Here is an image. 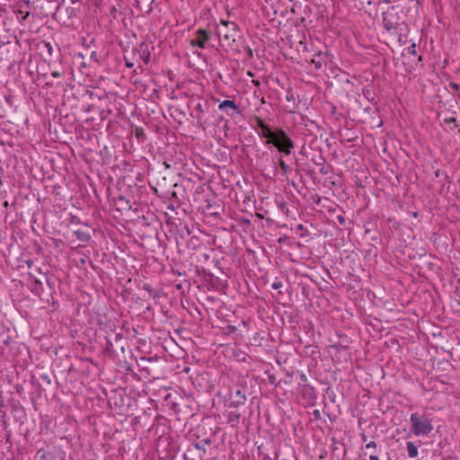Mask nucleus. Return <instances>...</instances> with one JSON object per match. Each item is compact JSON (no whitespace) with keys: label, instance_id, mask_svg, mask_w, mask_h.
<instances>
[{"label":"nucleus","instance_id":"obj_1","mask_svg":"<svg viewBox=\"0 0 460 460\" xmlns=\"http://www.w3.org/2000/svg\"><path fill=\"white\" fill-rule=\"evenodd\" d=\"M411 431L416 437L428 436L434 429L432 418L426 413L413 412L410 416Z\"/></svg>","mask_w":460,"mask_h":460},{"label":"nucleus","instance_id":"obj_2","mask_svg":"<svg viewBox=\"0 0 460 460\" xmlns=\"http://www.w3.org/2000/svg\"><path fill=\"white\" fill-rule=\"evenodd\" d=\"M266 143L272 144L280 153L285 155H290L291 150L295 147L294 141L281 128H276Z\"/></svg>","mask_w":460,"mask_h":460},{"label":"nucleus","instance_id":"obj_3","mask_svg":"<svg viewBox=\"0 0 460 460\" xmlns=\"http://www.w3.org/2000/svg\"><path fill=\"white\" fill-rule=\"evenodd\" d=\"M383 25L388 32L394 34L401 38L402 27L404 22H401L399 13L394 6L389 7L385 12L383 13Z\"/></svg>","mask_w":460,"mask_h":460},{"label":"nucleus","instance_id":"obj_4","mask_svg":"<svg viewBox=\"0 0 460 460\" xmlns=\"http://www.w3.org/2000/svg\"><path fill=\"white\" fill-rule=\"evenodd\" d=\"M238 26L235 22L221 21L220 26L217 27V35L226 42V45L231 46L235 41V37L238 34Z\"/></svg>","mask_w":460,"mask_h":460},{"label":"nucleus","instance_id":"obj_5","mask_svg":"<svg viewBox=\"0 0 460 460\" xmlns=\"http://www.w3.org/2000/svg\"><path fill=\"white\" fill-rule=\"evenodd\" d=\"M37 455L40 460H66V454L59 447H53L49 451L39 450Z\"/></svg>","mask_w":460,"mask_h":460},{"label":"nucleus","instance_id":"obj_6","mask_svg":"<svg viewBox=\"0 0 460 460\" xmlns=\"http://www.w3.org/2000/svg\"><path fill=\"white\" fill-rule=\"evenodd\" d=\"M209 110V103L208 101H199L197 103L194 104V112L195 114L192 112L191 113V116H193L194 118H196L197 119V124L205 128H204V124H205V121L203 120V117H202V114L205 113V112H208Z\"/></svg>","mask_w":460,"mask_h":460},{"label":"nucleus","instance_id":"obj_7","mask_svg":"<svg viewBox=\"0 0 460 460\" xmlns=\"http://www.w3.org/2000/svg\"><path fill=\"white\" fill-rule=\"evenodd\" d=\"M246 388L241 384H237L234 394L233 401L230 402L229 407H238L240 405H243L246 402Z\"/></svg>","mask_w":460,"mask_h":460},{"label":"nucleus","instance_id":"obj_8","mask_svg":"<svg viewBox=\"0 0 460 460\" xmlns=\"http://www.w3.org/2000/svg\"><path fill=\"white\" fill-rule=\"evenodd\" d=\"M210 39L209 32L206 30L199 29L196 32V37L190 40V45L195 47L198 46L200 49L206 48V43Z\"/></svg>","mask_w":460,"mask_h":460},{"label":"nucleus","instance_id":"obj_9","mask_svg":"<svg viewBox=\"0 0 460 460\" xmlns=\"http://www.w3.org/2000/svg\"><path fill=\"white\" fill-rule=\"evenodd\" d=\"M254 121L256 123V127L261 130L260 136L269 140V138L271 137L274 130H272L268 124H266L261 118L258 116L254 118Z\"/></svg>","mask_w":460,"mask_h":460},{"label":"nucleus","instance_id":"obj_10","mask_svg":"<svg viewBox=\"0 0 460 460\" xmlns=\"http://www.w3.org/2000/svg\"><path fill=\"white\" fill-rule=\"evenodd\" d=\"M155 361H157L156 358L142 357L139 358V360L137 361V363L141 370L146 371L148 375L152 376V369L150 365Z\"/></svg>","mask_w":460,"mask_h":460},{"label":"nucleus","instance_id":"obj_11","mask_svg":"<svg viewBox=\"0 0 460 460\" xmlns=\"http://www.w3.org/2000/svg\"><path fill=\"white\" fill-rule=\"evenodd\" d=\"M106 344V350L111 355H118V349L124 350V347L120 344L122 339H116V346H114L109 339L103 337Z\"/></svg>","mask_w":460,"mask_h":460},{"label":"nucleus","instance_id":"obj_12","mask_svg":"<svg viewBox=\"0 0 460 460\" xmlns=\"http://www.w3.org/2000/svg\"><path fill=\"white\" fill-rule=\"evenodd\" d=\"M88 144H91L93 147H88V154L92 152H98V147L100 146L99 137L95 133H88Z\"/></svg>","mask_w":460,"mask_h":460},{"label":"nucleus","instance_id":"obj_13","mask_svg":"<svg viewBox=\"0 0 460 460\" xmlns=\"http://www.w3.org/2000/svg\"><path fill=\"white\" fill-rule=\"evenodd\" d=\"M227 108L232 109L236 113H240V109H239L238 105L234 101L225 100L222 102H220L218 105V109L220 111H225Z\"/></svg>","mask_w":460,"mask_h":460},{"label":"nucleus","instance_id":"obj_14","mask_svg":"<svg viewBox=\"0 0 460 460\" xmlns=\"http://www.w3.org/2000/svg\"><path fill=\"white\" fill-rule=\"evenodd\" d=\"M241 418V414L236 411H231L227 415V422L231 425V427H236L239 423Z\"/></svg>","mask_w":460,"mask_h":460},{"label":"nucleus","instance_id":"obj_15","mask_svg":"<svg viewBox=\"0 0 460 460\" xmlns=\"http://www.w3.org/2000/svg\"><path fill=\"white\" fill-rule=\"evenodd\" d=\"M91 62L95 63L99 66L104 61L105 56L102 53H98L97 51H93L91 53Z\"/></svg>","mask_w":460,"mask_h":460},{"label":"nucleus","instance_id":"obj_16","mask_svg":"<svg viewBox=\"0 0 460 460\" xmlns=\"http://www.w3.org/2000/svg\"><path fill=\"white\" fill-rule=\"evenodd\" d=\"M406 447L409 457L414 458L418 456V447L414 445L413 442L408 441L406 443Z\"/></svg>","mask_w":460,"mask_h":460},{"label":"nucleus","instance_id":"obj_17","mask_svg":"<svg viewBox=\"0 0 460 460\" xmlns=\"http://www.w3.org/2000/svg\"><path fill=\"white\" fill-rule=\"evenodd\" d=\"M116 205L119 206L118 209H119V210H125V209L130 208L129 201L128 199H126L124 197H119L116 200Z\"/></svg>","mask_w":460,"mask_h":460},{"label":"nucleus","instance_id":"obj_18","mask_svg":"<svg viewBox=\"0 0 460 460\" xmlns=\"http://www.w3.org/2000/svg\"><path fill=\"white\" fill-rule=\"evenodd\" d=\"M135 137L139 144H143L146 140V136L142 128L137 127L135 129Z\"/></svg>","mask_w":460,"mask_h":460},{"label":"nucleus","instance_id":"obj_19","mask_svg":"<svg viewBox=\"0 0 460 460\" xmlns=\"http://www.w3.org/2000/svg\"><path fill=\"white\" fill-rule=\"evenodd\" d=\"M93 2L94 4V13H102L104 11L103 7L105 5V0H93Z\"/></svg>","mask_w":460,"mask_h":460},{"label":"nucleus","instance_id":"obj_20","mask_svg":"<svg viewBox=\"0 0 460 460\" xmlns=\"http://www.w3.org/2000/svg\"><path fill=\"white\" fill-rule=\"evenodd\" d=\"M312 63L314 65L316 69H320L323 67L324 61L322 58V54L319 53L312 59Z\"/></svg>","mask_w":460,"mask_h":460},{"label":"nucleus","instance_id":"obj_21","mask_svg":"<svg viewBox=\"0 0 460 460\" xmlns=\"http://www.w3.org/2000/svg\"><path fill=\"white\" fill-rule=\"evenodd\" d=\"M74 256V261L78 267L84 266L85 264V258L83 255H80L78 252H75Z\"/></svg>","mask_w":460,"mask_h":460},{"label":"nucleus","instance_id":"obj_22","mask_svg":"<svg viewBox=\"0 0 460 460\" xmlns=\"http://www.w3.org/2000/svg\"><path fill=\"white\" fill-rule=\"evenodd\" d=\"M279 167L283 172V174H287L290 171H291V168L290 166H288L283 160V157L280 156L279 159Z\"/></svg>","mask_w":460,"mask_h":460},{"label":"nucleus","instance_id":"obj_23","mask_svg":"<svg viewBox=\"0 0 460 460\" xmlns=\"http://www.w3.org/2000/svg\"><path fill=\"white\" fill-rule=\"evenodd\" d=\"M376 448V443L375 441L368 442L366 445L367 452L365 453V455H367V454L370 455L371 453L375 454Z\"/></svg>","mask_w":460,"mask_h":460},{"label":"nucleus","instance_id":"obj_24","mask_svg":"<svg viewBox=\"0 0 460 460\" xmlns=\"http://www.w3.org/2000/svg\"><path fill=\"white\" fill-rule=\"evenodd\" d=\"M321 161H322L321 163H315V164H316V165L321 166V168H320V172H321L322 174H323V175H326V174H328L329 170H328V168L324 165V162H325V160H324L323 158H321Z\"/></svg>","mask_w":460,"mask_h":460},{"label":"nucleus","instance_id":"obj_25","mask_svg":"<svg viewBox=\"0 0 460 460\" xmlns=\"http://www.w3.org/2000/svg\"><path fill=\"white\" fill-rule=\"evenodd\" d=\"M75 234L76 235L77 239L84 241L86 240V234L84 231L77 230L75 231Z\"/></svg>","mask_w":460,"mask_h":460},{"label":"nucleus","instance_id":"obj_26","mask_svg":"<svg viewBox=\"0 0 460 460\" xmlns=\"http://www.w3.org/2000/svg\"><path fill=\"white\" fill-rule=\"evenodd\" d=\"M282 287V283L280 281H275L272 283L271 288L273 289H279Z\"/></svg>","mask_w":460,"mask_h":460},{"label":"nucleus","instance_id":"obj_27","mask_svg":"<svg viewBox=\"0 0 460 460\" xmlns=\"http://www.w3.org/2000/svg\"><path fill=\"white\" fill-rule=\"evenodd\" d=\"M44 45L47 48L49 54L52 55L53 47L50 45V43L44 42Z\"/></svg>","mask_w":460,"mask_h":460},{"label":"nucleus","instance_id":"obj_28","mask_svg":"<svg viewBox=\"0 0 460 460\" xmlns=\"http://www.w3.org/2000/svg\"><path fill=\"white\" fill-rule=\"evenodd\" d=\"M313 416L314 417L315 420H319L321 419V412L319 410H314L313 411Z\"/></svg>","mask_w":460,"mask_h":460},{"label":"nucleus","instance_id":"obj_29","mask_svg":"<svg viewBox=\"0 0 460 460\" xmlns=\"http://www.w3.org/2000/svg\"><path fill=\"white\" fill-rule=\"evenodd\" d=\"M409 53L411 54V55H415L416 54V45L415 44H412L409 48Z\"/></svg>","mask_w":460,"mask_h":460},{"label":"nucleus","instance_id":"obj_30","mask_svg":"<svg viewBox=\"0 0 460 460\" xmlns=\"http://www.w3.org/2000/svg\"><path fill=\"white\" fill-rule=\"evenodd\" d=\"M449 86H450L452 89H454V90H459V88H460V85H459L458 84H456V83H450V84H449Z\"/></svg>","mask_w":460,"mask_h":460},{"label":"nucleus","instance_id":"obj_31","mask_svg":"<svg viewBox=\"0 0 460 460\" xmlns=\"http://www.w3.org/2000/svg\"><path fill=\"white\" fill-rule=\"evenodd\" d=\"M456 121V119L454 117L448 118L445 119L446 123H455Z\"/></svg>","mask_w":460,"mask_h":460},{"label":"nucleus","instance_id":"obj_32","mask_svg":"<svg viewBox=\"0 0 460 460\" xmlns=\"http://www.w3.org/2000/svg\"><path fill=\"white\" fill-rule=\"evenodd\" d=\"M369 459L370 460H379V457L376 455H375L374 453H371L369 455Z\"/></svg>","mask_w":460,"mask_h":460},{"label":"nucleus","instance_id":"obj_33","mask_svg":"<svg viewBox=\"0 0 460 460\" xmlns=\"http://www.w3.org/2000/svg\"><path fill=\"white\" fill-rule=\"evenodd\" d=\"M338 221L342 225L345 223V218L342 216H338Z\"/></svg>","mask_w":460,"mask_h":460},{"label":"nucleus","instance_id":"obj_34","mask_svg":"<svg viewBox=\"0 0 460 460\" xmlns=\"http://www.w3.org/2000/svg\"><path fill=\"white\" fill-rule=\"evenodd\" d=\"M246 52H247V54L249 55L250 58L252 57V49L250 47L246 48Z\"/></svg>","mask_w":460,"mask_h":460},{"label":"nucleus","instance_id":"obj_35","mask_svg":"<svg viewBox=\"0 0 460 460\" xmlns=\"http://www.w3.org/2000/svg\"><path fill=\"white\" fill-rule=\"evenodd\" d=\"M126 66H127L128 67H132V66H133V63H130V62H128V61H126Z\"/></svg>","mask_w":460,"mask_h":460},{"label":"nucleus","instance_id":"obj_36","mask_svg":"<svg viewBox=\"0 0 460 460\" xmlns=\"http://www.w3.org/2000/svg\"><path fill=\"white\" fill-rule=\"evenodd\" d=\"M300 377H301V379H302L303 381H305V380H306V376H305V374H302Z\"/></svg>","mask_w":460,"mask_h":460},{"label":"nucleus","instance_id":"obj_37","mask_svg":"<svg viewBox=\"0 0 460 460\" xmlns=\"http://www.w3.org/2000/svg\"><path fill=\"white\" fill-rule=\"evenodd\" d=\"M30 13L29 12H26L24 16L22 17L23 20H25L28 16H29Z\"/></svg>","mask_w":460,"mask_h":460},{"label":"nucleus","instance_id":"obj_38","mask_svg":"<svg viewBox=\"0 0 460 460\" xmlns=\"http://www.w3.org/2000/svg\"><path fill=\"white\" fill-rule=\"evenodd\" d=\"M361 437H362V440H363L364 442H366V441H367V436H366L365 434H362V436H361Z\"/></svg>","mask_w":460,"mask_h":460},{"label":"nucleus","instance_id":"obj_39","mask_svg":"<svg viewBox=\"0 0 460 460\" xmlns=\"http://www.w3.org/2000/svg\"><path fill=\"white\" fill-rule=\"evenodd\" d=\"M52 75H53L54 77H58V76L59 75V74H58V72H54V73H52Z\"/></svg>","mask_w":460,"mask_h":460},{"label":"nucleus","instance_id":"obj_40","mask_svg":"<svg viewBox=\"0 0 460 460\" xmlns=\"http://www.w3.org/2000/svg\"><path fill=\"white\" fill-rule=\"evenodd\" d=\"M32 263H33V262H32V261H31V260H30V261H27L28 267H31Z\"/></svg>","mask_w":460,"mask_h":460},{"label":"nucleus","instance_id":"obj_41","mask_svg":"<svg viewBox=\"0 0 460 460\" xmlns=\"http://www.w3.org/2000/svg\"><path fill=\"white\" fill-rule=\"evenodd\" d=\"M73 4H75L76 3H81L80 0H72Z\"/></svg>","mask_w":460,"mask_h":460},{"label":"nucleus","instance_id":"obj_42","mask_svg":"<svg viewBox=\"0 0 460 460\" xmlns=\"http://www.w3.org/2000/svg\"><path fill=\"white\" fill-rule=\"evenodd\" d=\"M110 10H111V13H113V12H115V7L111 6V7H110Z\"/></svg>","mask_w":460,"mask_h":460},{"label":"nucleus","instance_id":"obj_43","mask_svg":"<svg viewBox=\"0 0 460 460\" xmlns=\"http://www.w3.org/2000/svg\"><path fill=\"white\" fill-rule=\"evenodd\" d=\"M85 66H86V64L83 61V62L81 63V67H85Z\"/></svg>","mask_w":460,"mask_h":460},{"label":"nucleus","instance_id":"obj_44","mask_svg":"<svg viewBox=\"0 0 460 460\" xmlns=\"http://www.w3.org/2000/svg\"><path fill=\"white\" fill-rule=\"evenodd\" d=\"M88 94H89L90 98H92V97H93V93H91L90 91H88Z\"/></svg>","mask_w":460,"mask_h":460},{"label":"nucleus","instance_id":"obj_45","mask_svg":"<svg viewBox=\"0 0 460 460\" xmlns=\"http://www.w3.org/2000/svg\"><path fill=\"white\" fill-rule=\"evenodd\" d=\"M298 228H299V230H302L303 229V225H299Z\"/></svg>","mask_w":460,"mask_h":460},{"label":"nucleus","instance_id":"obj_46","mask_svg":"<svg viewBox=\"0 0 460 460\" xmlns=\"http://www.w3.org/2000/svg\"><path fill=\"white\" fill-rule=\"evenodd\" d=\"M93 119H94L93 118H91V119H90V118H88V119H87V121L89 122L90 120H93Z\"/></svg>","mask_w":460,"mask_h":460},{"label":"nucleus","instance_id":"obj_47","mask_svg":"<svg viewBox=\"0 0 460 460\" xmlns=\"http://www.w3.org/2000/svg\"><path fill=\"white\" fill-rule=\"evenodd\" d=\"M84 40H85V39L83 37V38H82V42H83V44H84Z\"/></svg>","mask_w":460,"mask_h":460},{"label":"nucleus","instance_id":"obj_48","mask_svg":"<svg viewBox=\"0 0 460 460\" xmlns=\"http://www.w3.org/2000/svg\"><path fill=\"white\" fill-rule=\"evenodd\" d=\"M127 370H128V371H132V369H131V367H128L127 368Z\"/></svg>","mask_w":460,"mask_h":460},{"label":"nucleus","instance_id":"obj_49","mask_svg":"<svg viewBox=\"0 0 460 460\" xmlns=\"http://www.w3.org/2000/svg\"><path fill=\"white\" fill-rule=\"evenodd\" d=\"M79 56L81 58H84V56L82 55V53H79Z\"/></svg>","mask_w":460,"mask_h":460},{"label":"nucleus","instance_id":"obj_50","mask_svg":"<svg viewBox=\"0 0 460 460\" xmlns=\"http://www.w3.org/2000/svg\"><path fill=\"white\" fill-rule=\"evenodd\" d=\"M83 158L86 161L85 155H82Z\"/></svg>","mask_w":460,"mask_h":460},{"label":"nucleus","instance_id":"obj_51","mask_svg":"<svg viewBox=\"0 0 460 460\" xmlns=\"http://www.w3.org/2000/svg\"><path fill=\"white\" fill-rule=\"evenodd\" d=\"M78 84H82L81 81H80V78L78 77Z\"/></svg>","mask_w":460,"mask_h":460},{"label":"nucleus","instance_id":"obj_52","mask_svg":"<svg viewBox=\"0 0 460 460\" xmlns=\"http://www.w3.org/2000/svg\"><path fill=\"white\" fill-rule=\"evenodd\" d=\"M214 460V459H213Z\"/></svg>","mask_w":460,"mask_h":460}]
</instances>
